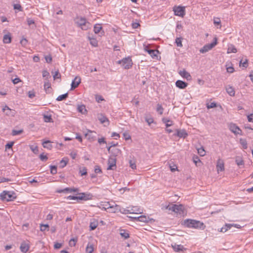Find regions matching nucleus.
I'll return each mask as SVG.
<instances>
[{
    "label": "nucleus",
    "instance_id": "f257e3e1",
    "mask_svg": "<svg viewBox=\"0 0 253 253\" xmlns=\"http://www.w3.org/2000/svg\"><path fill=\"white\" fill-rule=\"evenodd\" d=\"M74 21L77 26L83 30L86 31L91 27V24L84 17L77 16Z\"/></svg>",
    "mask_w": 253,
    "mask_h": 253
},
{
    "label": "nucleus",
    "instance_id": "f03ea898",
    "mask_svg": "<svg viewBox=\"0 0 253 253\" xmlns=\"http://www.w3.org/2000/svg\"><path fill=\"white\" fill-rule=\"evenodd\" d=\"M184 224L186 226L189 228L203 230L205 227L203 222L193 219H187L185 220Z\"/></svg>",
    "mask_w": 253,
    "mask_h": 253
},
{
    "label": "nucleus",
    "instance_id": "7ed1b4c3",
    "mask_svg": "<svg viewBox=\"0 0 253 253\" xmlns=\"http://www.w3.org/2000/svg\"><path fill=\"white\" fill-rule=\"evenodd\" d=\"M118 63L121 64L123 68L125 69H128L132 67V61L130 57H127L124 58L121 60L118 61Z\"/></svg>",
    "mask_w": 253,
    "mask_h": 253
},
{
    "label": "nucleus",
    "instance_id": "20e7f679",
    "mask_svg": "<svg viewBox=\"0 0 253 253\" xmlns=\"http://www.w3.org/2000/svg\"><path fill=\"white\" fill-rule=\"evenodd\" d=\"M1 200L6 201H10L16 198L15 194L11 193L9 191H3L0 195Z\"/></svg>",
    "mask_w": 253,
    "mask_h": 253
},
{
    "label": "nucleus",
    "instance_id": "39448f33",
    "mask_svg": "<svg viewBox=\"0 0 253 253\" xmlns=\"http://www.w3.org/2000/svg\"><path fill=\"white\" fill-rule=\"evenodd\" d=\"M213 40L214 41L211 43L205 45L200 49V52L202 53H204L209 51L214 47L217 44V39L214 38Z\"/></svg>",
    "mask_w": 253,
    "mask_h": 253
},
{
    "label": "nucleus",
    "instance_id": "423d86ee",
    "mask_svg": "<svg viewBox=\"0 0 253 253\" xmlns=\"http://www.w3.org/2000/svg\"><path fill=\"white\" fill-rule=\"evenodd\" d=\"M174 14L177 16L183 17L185 14V10L184 6H174L173 8Z\"/></svg>",
    "mask_w": 253,
    "mask_h": 253
},
{
    "label": "nucleus",
    "instance_id": "0eeeda50",
    "mask_svg": "<svg viewBox=\"0 0 253 253\" xmlns=\"http://www.w3.org/2000/svg\"><path fill=\"white\" fill-rule=\"evenodd\" d=\"M79 196H78V200L83 201H87L92 200L93 195L90 193H81L79 194Z\"/></svg>",
    "mask_w": 253,
    "mask_h": 253
},
{
    "label": "nucleus",
    "instance_id": "6e6552de",
    "mask_svg": "<svg viewBox=\"0 0 253 253\" xmlns=\"http://www.w3.org/2000/svg\"><path fill=\"white\" fill-rule=\"evenodd\" d=\"M108 167L107 169H114L116 168V159L115 157H111L108 159Z\"/></svg>",
    "mask_w": 253,
    "mask_h": 253
},
{
    "label": "nucleus",
    "instance_id": "1a4fd4ad",
    "mask_svg": "<svg viewBox=\"0 0 253 253\" xmlns=\"http://www.w3.org/2000/svg\"><path fill=\"white\" fill-rule=\"evenodd\" d=\"M178 73L182 78L186 79L187 81H190L192 80V77L190 73L187 72L185 69L180 70Z\"/></svg>",
    "mask_w": 253,
    "mask_h": 253
},
{
    "label": "nucleus",
    "instance_id": "9d476101",
    "mask_svg": "<svg viewBox=\"0 0 253 253\" xmlns=\"http://www.w3.org/2000/svg\"><path fill=\"white\" fill-rule=\"evenodd\" d=\"M216 167L218 172L224 170V163L223 161L219 159L217 161Z\"/></svg>",
    "mask_w": 253,
    "mask_h": 253
},
{
    "label": "nucleus",
    "instance_id": "9b49d317",
    "mask_svg": "<svg viewBox=\"0 0 253 253\" xmlns=\"http://www.w3.org/2000/svg\"><path fill=\"white\" fill-rule=\"evenodd\" d=\"M230 130L235 134H241L242 130L235 124H232L230 125Z\"/></svg>",
    "mask_w": 253,
    "mask_h": 253
},
{
    "label": "nucleus",
    "instance_id": "f8f14e48",
    "mask_svg": "<svg viewBox=\"0 0 253 253\" xmlns=\"http://www.w3.org/2000/svg\"><path fill=\"white\" fill-rule=\"evenodd\" d=\"M171 247L175 252H183L186 249L182 245H177L175 243L171 244Z\"/></svg>",
    "mask_w": 253,
    "mask_h": 253
},
{
    "label": "nucleus",
    "instance_id": "ddd939ff",
    "mask_svg": "<svg viewBox=\"0 0 253 253\" xmlns=\"http://www.w3.org/2000/svg\"><path fill=\"white\" fill-rule=\"evenodd\" d=\"M174 207H175V211L174 212L180 215L183 213L184 207L182 205H174Z\"/></svg>",
    "mask_w": 253,
    "mask_h": 253
},
{
    "label": "nucleus",
    "instance_id": "4468645a",
    "mask_svg": "<svg viewBox=\"0 0 253 253\" xmlns=\"http://www.w3.org/2000/svg\"><path fill=\"white\" fill-rule=\"evenodd\" d=\"M176 135L180 138H185L188 136V133H187L186 131L184 129H176Z\"/></svg>",
    "mask_w": 253,
    "mask_h": 253
},
{
    "label": "nucleus",
    "instance_id": "2eb2a0df",
    "mask_svg": "<svg viewBox=\"0 0 253 253\" xmlns=\"http://www.w3.org/2000/svg\"><path fill=\"white\" fill-rule=\"evenodd\" d=\"M175 85L180 89H184L187 86L188 84L184 81L177 80L175 83Z\"/></svg>",
    "mask_w": 253,
    "mask_h": 253
},
{
    "label": "nucleus",
    "instance_id": "dca6fc26",
    "mask_svg": "<svg viewBox=\"0 0 253 253\" xmlns=\"http://www.w3.org/2000/svg\"><path fill=\"white\" fill-rule=\"evenodd\" d=\"M81 83V79L79 77H76L73 80L71 84V89H73L76 88Z\"/></svg>",
    "mask_w": 253,
    "mask_h": 253
},
{
    "label": "nucleus",
    "instance_id": "f3484780",
    "mask_svg": "<svg viewBox=\"0 0 253 253\" xmlns=\"http://www.w3.org/2000/svg\"><path fill=\"white\" fill-rule=\"evenodd\" d=\"M105 209H110V212H115L117 210H118L119 208V206L116 205L115 207L111 206L109 203H107L105 204Z\"/></svg>",
    "mask_w": 253,
    "mask_h": 253
},
{
    "label": "nucleus",
    "instance_id": "a211bd4d",
    "mask_svg": "<svg viewBox=\"0 0 253 253\" xmlns=\"http://www.w3.org/2000/svg\"><path fill=\"white\" fill-rule=\"evenodd\" d=\"M97 118L101 124L107 122L109 123V120L108 118L104 115L103 114H99L97 115Z\"/></svg>",
    "mask_w": 253,
    "mask_h": 253
},
{
    "label": "nucleus",
    "instance_id": "6ab92c4d",
    "mask_svg": "<svg viewBox=\"0 0 253 253\" xmlns=\"http://www.w3.org/2000/svg\"><path fill=\"white\" fill-rule=\"evenodd\" d=\"M226 90L227 93L231 96H234L235 95L234 88L230 85H228L226 87Z\"/></svg>",
    "mask_w": 253,
    "mask_h": 253
},
{
    "label": "nucleus",
    "instance_id": "aec40b11",
    "mask_svg": "<svg viewBox=\"0 0 253 253\" xmlns=\"http://www.w3.org/2000/svg\"><path fill=\"white\" fill-rule=\"evenodd\" d=\"M162 122L165 124L167 127H169L173 125V122L171 120L166 118L162 119Z\"/></svg>",
    "mask_w": 253,
    "mask_h": 253
},
{
    "label": "nucleus",
    "instance_id": "412c9836",
    "mask_svg": "<svg viewBox=\"0 0 253 253\" xmlns=\"http://www.w3.org/2000/svg\"><path fill=\"white\" fill-rule=\"evenodd\" d=\"M233 227V225L231 224H226L224 226L220 228V231L221 232H225L229 229Z\"/></svg>",
    "mask_w": 253,
    "mask_h": 253
},
{
    "label": "nucleus",
    "instance_id": "4be33fe9",
    "mask_svg": "<svg viewBox=\"0 0 253 253\" xmlns=\"http://www.w3.org/2000/svg\"><path fill=\"white\" fill-rule=\"evenodd\" d=\"M11 42V38L10 34L4 35L3 38V42L4 43H9Z\"/></svg>",
    "mask_w": 253,
    "mask_h": 253
},
{
    "label": "nucleus",
    "instance_id": "5701e85b",
    "mask_svg": "<svg viewBox=\"0 0 253 253\" xmlns=\"http://www.w3.org/2000/svg\"><path fill=\"white\" fill-rule=\"evenodd\" d=\"M77 109L79 112L83 114H85L87 112L85 106L84 105H78Z\"/></svg>",
    "mask_w": 253,
    "mask_h": 253
},
{
    "label": "nucleus",
    "instance_id": "b1692460",
    "mask_svg": "<svg viewBox=\"0 0 253 253\" xmlns=\"http://www.w3.org/2000/svg\"><path fill=\"white\" fill-rule=\"evenodd\" d=\"M93 131L88 130L87 132L85 134V137L90 141L94 140V136L92 135Z\"/></svg>",
    "mask_w": 253,
    "mask_h": 253
},
{
    "label": "nucleus",
    "instance_id": "393cba45",
    "mask_svg": "<svg viewBox=\"0 0 253 253\" xmlns=\"http://www.w3.org/2000/svg\"><path fill=\"white\" fill-rule=\"evenodd\" d=\"M130 211L131 213L139 214L142 212V210L137 207H133Z\"/></svg>",
    "mask_w": 253,
    "mask_h": 253
},
{
    "label": "nucleus",
    "instance_id": "a878e982",
    "mask_svg": "<svg viewBox=\"0 0 253 253\" xmlns=\"http://www.w3.org/2000/svg\"><path fill=\"white\" fill-rule=\"evenodd\" d=\"M145 51H147L153 58H154L155 57L157 56L156 52H158L157 50H155L153 49H149L148 48H146Z\"/></svg>",
    "mask_w": 253,
    "mask_h": 253
},
{
    "label": "nucleus",
    "instance_id": "bb28decb",
    "mask_svg": "<svg viewBox=\"0 0 253 253\" xmlns=\"http://www.w3.org/2000/svg\"><path fill=\"white\" fill-rule=\"evenodd\" d=\"M42 146L44 148L51 149L52 146L51 144V142L49 140H45L43 141L42 142Z\"/></svg>",
    "mask_w": 253,
    "mask_h": 253
},
{
    "label": "nucleus",
    "instance_id": "cd10ccee",
    "mask_svg": "<svg viewBox=\"0 0 253 253\" xmlns=\"http://www.w3.org/2000/svg\"><path fill=\"white\" fill-rule=\"evenodd\" d=\"M29 246L25 243H22L20 246V250L23 253H26L29 250Z\"/></svg>",
    "mask_w": 253,
    "mask_h": 253
},
{
    "label": "nucleus",
    "instance_id": "c85d7f7f",
    "mask_svg": "<svg viewBox=\"0 0 253 253\" xmlns=\"http://www.w3.org/2000/svg\"><path fill=\"white\" fill-rule=\"evenodd\" d=\"M235 162L238 166L244 165V162L242 158L241 157L238 156L236 157Z\"/></svg>",
    "mask_w": 253,
    "mask_h": 253
},
{
    "label": "nucleus",
    "instance_id": "c756f323",
    "mask_svg": "<svg viewBox=\"0 0 253 253\" xmlns=\"http://www.w3.org/2000/svg\"><path fill=\"white\" fill-rule=\"evenodd\" d=\"M138 221L143 222H148L149 221V218L145 215H141L137 217Z\"/></svg>",
    "mask_w": 253,
    "mask_h": 253
},
{
    "label": "nucleus",
    "instance_id": "7c9ffc66",
    "mask_svg": "<svg viewBox=\"0 0 253 253\" xmlns=\"http://www.w3.org/2000/svg\"><path fill=\"white\" fill-rule=\"evenodd\" d=\"M102 26L100 24H96L94 26V32L95 34H98L102 30Z\"/></svg>",
    "mask_w": 253,
    "mask_h": 253
},
{
    "label": "nucleus",
    "instance_id": "2f4dec72",
    "mask_svg": "<svg viewBox=\"0 0 253 253\" xmlns=\"http://www.w3.org/2000/svg\"><path fill=\"white\" fill-rule=\"evenodd\" d=\"M120 235L125 239H126L129 237V233L125 230H121L120 231Z\"/></svg>",
    "mask_w": 253,
    "mask_h": 253
},
{
    "label": "nucleus",
    "instance_id": "473e14b6",
    "mask_svg": "<svg viewBox=\"0 0 253 253\" xmlns=\"http://www.w3.org/2000/svg\"><path fill=\"white\" fill-rule=\"evenodd\" d=\"M2 110L4 112H6L5 113L7 115L13 116L11 110L7 106H5Z\"/></svg>",
    "mask_w": 253,
    "mask_h": 253
},
{
    "label": "nucleus",
    "instance_id": "72a5a7b5",
    "mask_svg": "<svg viewBox=\"0 0 253 253\" xmlns=\"http://www.w3.org/2000/svg\"><path fill=\"white\" fill-rule=\"evenodd\" d=\"M164 110V108L162 107L161 104H158L157 105L156 111L160 115H162L163 114Z\"/></svg>",
    "mask_w": 253,
    "mask_h": 253
},
{
    "label": "nucleus",
    "instance_id": "f704fd0d",
    "mask_svg": "<svg viewBox=\"0 0 253 253\" xmlns=\"http://www.w3.org/2000/svg\"><path fill=\"white\" fill-rule=\"evenodd\" d=\"M49 229V226L47 224H41L40 225V230L42 232H44L45 231H48Z\"/></svg>",
    "mask_w": 253,
    "mask_h": 253
},
{
    "label": "nucleus",
    "instance_id": "c9c22d12",
    "mask_svg": "<svg viewBox=\"0 0 253 253\" xmlns=\"http://www.w3.org/2000/svg\"><path fill=\"white\" fill-rule=\"evenodd\" d=\"M79 190L78 188H64V192L72 193V192H77Z\"/></svg>",
    "mask_w": 253,
    "mask_h": 253
},
{
    "label": "nucleus",
    "instance_id": "e433bc0d",
    "mask_svg": "<svg viewBox=\"0 0 253 253\" xmlns=\"http://www.w3.org/2000/svg\"><path fill=\"white\" fill-rule=\"evenodd\" d=\"M44 88L46 91V92H50V84L48 81H46L44 82Z\"/></svg>",
    "mask_w": 253,
    "mask_h": 253
},
{
    "label": "nucleus",
    "instance_id": "4c0bfd02",
    "mask_svg": "<svg viewBox=\"0 0 253 253\" xmlns=\"http://www.w3.org/2000/svg\"><path fill=\"white\" fill-rule=\"evenodd\" d=\"M240 143L242 146V147L244 149H246L248 147L247 142L246 139L243 138L240 139Z\"/></svg>",
    "mask_w": 253,
    "mask_h": 253
},
{
    "label": "nucleus",
    "instance_id": "58836bf2",
    "mask_svg": "<svg viewBox=\"0 0 253 253\" xmlns=\"http://www.w3.org/2000/svg\"><path fill=\"white\" fill-rule=\"evenodd\" d=\"M85 250L87 253H92L94 250L93 245L88 244Z\"/></svg>",
    "mask_w": 253,
    "mask_h": 253
},
{
    "label": "nucleus",
    "instance_id": "ea45409f",
    "mask_svg": "<svg viewBox=\"0 0 253 253\" xmlns=\"http://www.w3.org/2000/svg\"><path fill=\"white\" fill-rule=\"evenodd\" d=\"M217 106V104L214 102L208 103L206 104V107L208 109L213 108Z\"/></svg>",
    "mask_w": 253,
    "mask_h": 253
},
{
    "label": "nucleus",
    "instance_id": "a19ab883",
    "mask_svg": "<svg viewBox=\"0 0 253 253\" xmlns=\"http://www.w3.org/2000/svg\"><path fill=\"white\" fill-rule=\"evenodd\" d=\"M121 153V150L118 148H114L112 150V153L114 155L113 157H116Z\"/></svg>",
    "mask_w": 253,
    "mask_h": 253
},
{
    "label": "nucleus",
    "instance_id": "79ce46f5",
    "mask_svg": "<svg viewBox=\"0 0 253 253\" xmlns=\"http://www.w3.org/2000/svg\"><path fill=\"white\" fill-rule=\"evenodd\" d=\"M182 38L181 37L176 38L175 43L176 44L177 46L180 47L182 46Z\"/></svg>",
    "mask_w": 253,
    "mask_h": 253
},
{
    "label": "nucleus",
    "instance_id": "37998d69",
    "mask_svg": "<svg viewBox=\"0 0 253 253\" xmlns=\"http://www.w3.org/2000/svg\"><path fill=\"white\" fill-rule=\"evenodd\" d=\"M80 173L81 176L85 175L87 174V169L85 167H83L80 168Z\"/></svg>",
    "mask_w": 253,
    "mask_h": 253
},
{
    "label": "nucleus",
    "instance_id": "c03bdc74",
    "mask_svg": "<svg viewBox=\"0 0 253 253\" xmlns=\"http://www.w3.org/2000/svg\"><path fill=\"white\" fill-rule=\"evenodd\" d=\"M197 151H198V154L201 156H204L206 154V152H205V150H204V148L203 147H201V148H198L197 149Z\"/></svg>",
    "mask_w": 253,
    "mask_h": 253
},
{
    "label": "nucleus",
    "instance_id": "a18cd8bd",
    "mask_svg": "<svg viewBox=\"0 0 253 253\" xmlns=\"http://www.w3.org/2000/svg\"><path fill=\"white\" fill-rule=\"evenodd\" d=\"M97 223L96 222H91L89 225V228L90 230H94L97 226Z\"/></svg>",
    "mask_w": 253,
    "mask_h": 253
},
{
    "label": "nucleus",
    "instance_id": "49530a36",
    "mask_svg": "<svg viewBox=\"0 0 253 253\" xmlns=\"http://www.w3.org/2000/svg\"><path fill=\"white\" fill-rule=\"evenodd\" d=\"M43 120L45 122H51L52 121V118L51 116L44 115H43Z\"/></svg>",
    "mask_w": 253,
    "mask_h": 253
},
{
    "label": "nucleus",
    "instance_id": "de8ad7c7",
    "mask_svg": "<svg viewBox=\"0 0 253 253\" xmlns=\"http://www.w3.org/2000/svg\"><path fill=\"white\" fill-rule=\"evenodd\" d=\"M77 241V238H72L69 242V245L71 247L75 246Z\"/></svg>",
    "mask_w": 253,
    "mask_h": 253
},
{
    "label": "nucleus",
    "instance_id": "09e8293b",
    "mask_svg": "<svg viewBox=\"0 0 253 253\" xmlns=\"http://www.w3.org/2000/svg\"><path fill=\"white\" fill-rule=\"evenodd\" d=\"M23 132V130L22 129H20V130H15V129H13L12 130V135L13 136H15V135H19V134H20L21 133H22Z\"/></svg>",
    "mask_w": 253,
    "mask_h": 253
},
{
    "label": "nucleus",
    "instance_id": "8fccbe9b",
    "mask_svg": "<svg viewBox=\"0 0 253 253\" xmlns=\"http://www.w3.org/2000/svg\"><path fill=\"white\" fill-rule=\"evenodd\" d=\"M174 204L169 205L166 206L165 208L169 211H172L174 212L175 207H174Z\"/></svg>",
    "mask_w": 253,
    "mask_h": 253
},
{
    "label": "nucleus",
    "instance_id": "3c124183",
    "mask_svg": "<svg viewBox=\"0 0 253 253\" xmlns=\"http://www.w3.org/2000/svg\"><path fill=\"white\" fill-rule=\"evenodd\" d=\"M50 172L52 174L57 173V167L55 166H50Z\"/></svg>",
    "mask_w": 253,
    "mask_h": 253
},
{
    "label": "nucleus",
    "instance_id": "603ef678",
    "mask_svg": "<svg viewBox=\"0 0 253 253\" xmlns=\"http://www.w3.org/2000/svg\"><path fill=\"white\" fill-rule=\"evenodd\" d=\"M248 65V63L247 59H246L245 61H244L243 62H242V60L240 61V66L247 68Z\"/></svg>",
    "mask_w": 253,
    "mask_h": 253
},
{
    "label": "nucleus",
    "instance_id": "864d4df0",
    "mask_svg": "<svg viewBox=\"0 0 253 253\" xmlns=\"http://www.w3.org/2000/svg\"><path fill=\"white\" fill-rule=\"evenodd\" d=\"M145 121L148 123L149 125H150L151 124H152L154 122V120L151 117H146L145 118Z\"/></svg>",
    "mask_w": 253,
    "mask_h": 253
},
{
    "label": "nucleus",
    "instance_id": "5fc2aeb1",
    "mask_svg": "<svg viewBox=\"0 0 253 253\" xmlns=\"http://www.w3.org/2000/svg\"><path fill=\"white\" fill-rule=\"evenodd\" d=\"M13 7L14 9L18 10L19 11H22V8L20 4H14Z\"/></svg>",
    "mask_w": 253,
    "mask_h": 253
},
{
    "label": "nucleus",
    "instance_id": "6e6d98bb",
    "mask_svg": "<svg viewBox=\"0 0 253 253\" xmlns=\"http://www.w3.org/2000/svg\"><path fill=\"white\" fill-rule=\"evenodd\" d=\"M129 163L130 167H131V168L132 169H136V166L135 162L133 161L130 160Z\"/></svg>",
    "mask_w": 253,
    "mask_h": 253
},
{
    "label": "nucleus",
    "instance_id": "4d7b16f0",
    "mask_svg": "<svg viewBox=\"0 0 253 253\" xmlns=\"http://www.w3.org/2000/svg\"><path fill=\"white\" fill-rule=\"evenodd\" d=\"M213 23L215 25H220L221 23V21L219 18H214L213 19Z\"/></svg>",
    "mask_w": 253,
    "mask_h": 253
},
{
    "label": "nucleus",
    "instance_id": "13d9d810",
    "mask_svg": "<svg viewBox=\"0 0 253 253\" xmlns=\"http://www.w3.org/2000/svg\"><path fill=\"white\" fill-rule=\"evenodd\" d=\"M40 158L42 161H45L48 159L46 155H44L43 154H41L40 155Z\"/></svg>",
    "mask_w": 253,
    "mask_h": 253
},
{
    "label": "nucleus",
    "instance_id": "bf43d9fd",
    "mask_svg": "<svg viewBox=\"0 0 253 253\" xmlns=\"http://www.w3.org/2000/svg\"><path fill=\"white\" fill-rule=\"evenodd\" d=\"M42 76L43 78H48L50 77L49 73L45 70L42 71Z\"/></svg>",
    "mask_w": 253,
    "mask_h": 253
},
{
    "label": "nucleus",
    "instance_id": "052dcab7",
    "mask_svg": "<svg viewBox=\"0 0 253 253\" xmlns=\"http://www.w3.org/2000/svg\"><path fill=\"white\" fill-rule=\"evenodd\" d=\"M193 162L197 165L198 162H200V160L198 156H194L193 157Z\"/></svg>",
    "mask_w": 253,
    "mask_h": 253
},
{
    "label": "nucleus",
    "instance_id": "680f3d73",
    "mask_svg": "<svg viewBox=\"0 0 253 253\" xmlns=\"http://www.w3.org/2000/svg\"><path fill=\"white\" fill-rule=\"evenodd\" d=\"M123 135L125 140H129L131 139V136L128 133L125 132L123 133Z\"/></svg>",
    "mask_w": 253,
    "mask_h": 253
},
{
    "label": "nucleus",
    "instance_id": "e2e57ef3",
    "mask_svg": "<svg viewBox=\"0 0 253 253\" xmlns=\"http://www.w3.org/2000/svg\"><path fill=\"white\" fill-rule=\"evenodd\" d=\"M237 51V49L235 47H233L231 48H229L228 49V53H236Z\"/></svg>",
    "mask_w": 253,
    "mask_h": 253
},
{
    "label": "nucleus",
    "instance_id": "0e129e2a",
    "mask_svg": "<svg viewBox=\"0 0 253 253\" xmlns=\"http://www.w3.org/2000/svg\"><path fill=\"white\" fill-rule=\"evenodd\" d=\"M94 171L96 173H101L102 172L101 169L98 166H96L94 169Z\"/></svg>",
    "mask_w": 253,
    "mask_h": 253
},
{
    "label": "nucleus",
    "instance_id": "69168bd1",
    "mask_svg": "<svg viewBox=\"0 0 253 253\" xmlns=\"http://www.w3.org/2000/svg\"><path fill=\"white\" fill-rule=\"evenodd\" d=\"M45 59L47 63H50L52 61V57L50 55H46L45 56Z\"/></svg>",
    "mask_w": 253,
    "mask_h": 253
},
{
    "label": "nucleus",
    "instance_id": "338daca9",
    "mask_svg": "<svg viewBox=\"0 0 253 253\" xmlns=\"http://www.w3.org/2000/svg\"><path fill=\"white\" fill-rule=\"evenodd\" d=\"M27 24L29 25H31L32 24H35L34 20L30 18H28L27 19Z\"/></svg>",
    "mask_w": 253,
    "mask_h": 253
},
{
    "label": "nucleus",
    "instance_id": "774afa93",
    "mask_svg": "<svg viewBox=\"0 0 253 253\" xmlns=\"http://www.w3.org/2000/svg\"><path fill=\"white\" fill-rule=\"evenodd\" d=\"M248 120L250 122H253V114H251L248 116Z\"/></svg>",
    "mask_w": 253,
    "mask_h": 253
}]
</instances>
